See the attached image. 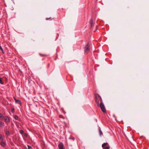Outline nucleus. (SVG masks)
<instances>
[{
  "mask_svg": "<svg viewBox=\"0 0 149 149\" xmlns=\"http://www.w3.org/2000/svg\"><path fill=\"white\" fill-rule=\"evenodd\" d=\"M95 98L96 103L97 105H99L100 103L99 100L100 101V103L103 102L101 97L99 94H96Z\"/></svg>",
  "mask_w": 149,
  "mask_h": 149,
  "instance_id": "1",
  "label": "nucleus"
},
{
  "mask_svg": "<svg viewBox=\"0 0 149 149\" xmlns=\"http://www.w3.org/2000/svg\"><path fill=\"white\" fill-rule=\"evenodd\" d=\"M98 106L100 107L101 110L103 113H106V109L103 102L99 103V105H98Z\"/></svg>",
  "mask_w": 149,
  "mask_h": 149,
  "instance_id": "2",
  "label": "nucleus"
},
{
  "mask_svg": "<svg viewBox=\"0 0 149 149\" xmlns=\"http://www.w3.org/2000/svg\"><path fill=\"white\" fill-rule=\"evenodd\" d=\"M102 147L103 149H109L110 147L107 143H104L102 145Z\"/></svg>",
  "mask_w": 149,
  "mask_h": 149,
  "instance_id": "3",
  "label": "nucleus"
},
{
  "mask_svg": "<svg viewBox=\"0 0 149 149\" xmlns=\"http://www.w3.org/2000/svg\"><path fill=\"white\" fill-rule=\"evenodd\" d=\"M89 43H88L84 47V53L86 54H87L89 52Z\"/></svg>",
  "mask_w": 149,
  "mask_h": 149,
  "instance_id": "4",
  "label": "nucleus"
},
{
  "mask_svg": "<svg viewBox=\"0 0 149 149\" xmlns=\"http://www.w3.org/2000/svg\"><path fill=\"white\" fill-rule=\"evenodd\" d=\"M90 24L91 28L93 29V27H94L95 25V21H93V19H91L90 21Z\"/></svg>",
  "mask_w": 149,
  "mask_h": 149,
  "instance_id": "5",
  "label": "nucleus"
},
{
  "mask_svg": "<svg viewBox=\"0 0 149 149\" xmlns=\"http://www.w3.org/2000/svg\"><path fill=\"white\" fill-rule=\"evenodd\" d=\"M59 149H65L63 144L62 143H60L58 146Z\"/></svg>",
  "mask_w": 149,
  "mask_h": 149,
  "instance_id": "6",
  "label": "nucleus"
},
{
  "mask_svg": "<svg viewBox=\"0 0 149 149\" xmlns=\"http://www.w3.org/2000/svg\"><path fill=\"white\" fill-rule=\"evenodd\" d=\"M4 119L6 123H8L10 122V120L8 117H5Z\"/></svg>",
  "mask_w": 149,
  "mask_h": 149,
  "instance_id": "7",
  "label": "nucleus"
},
{
  "mask_svg": "<svg viewBox=\"0 0 149 149\" xmlns=\"http://www.w3.org/2000/svg\"><path fill=\"white\" fill-rule=\"evenodd\" d=\"M1 145L3 147H5L6 146V143L3 141H2L0 143Z\"/></svg>",
  "mask_w": 149,
  "mask_h": 149,
  "instance_id": "8",
  "label": "nucleus"
},
{
  "mask_svg": "<svg viewBox=\"0 0 149 149\" xmlns=\"http://www.w3.org/2000/svg\"><path fill=\"white\" fill-rule=\"evenodd\" d=\"M15 102L16 103H18V104H21V102H20V101L19 100H16L15 98Z\"/></svg>",
  "mask_w": 149,
  "mask_h": 149,
  "instance_id": "9",
  "label": "nucleus"
},
{
  "mask_svg": "<svg viewBox=\"0 0 149 149\" xmlns=\"http://www.w3.org/2000/svg\"><path fill=\"white\" fill-rule=\"evenodd\" d=\"M39 54L41 56H47V55L46 54H42L40 53Z\"/></svg>",
  "mask_w": 149,
  "mask_h": 149,
  "instance_id": "10",
  "label": "nucleus"
},
{
  "mask_svg": "<svg viewBox=\"0 0 149 149\" xmlns=\"http://www.w3.org/2000/svg\"><path fill=\"white\" fill-rule=\"evenodd\" d=\"M4 124L1 121H0V127H1L4 126Z\"/></svg>",
  "mask_w": 149,
  "mask_h": 149,
  "instance_id": "11",
  "label": "nucleus"
},
{
  "mask_svg": "<svg viewBox=\"0 0 149 149\" xmlns=\"http://www.w3.org/2000/svg\"><path fill=\"white\" fill-rule=\"evenodd\" d=\"M6 134L8 136H9L10 135V133L8 131H6Z\"/></svg>",
  "mask_w": 149,
  "mask_h": 149,
  "instance_id": "12",
  "label": "nucleus"
},
{
  "mask_svg": "<svg viewBox=\"0 0 149 149\" xmlns=\"http://www.w3.org/2000/svg\"><path fill=\"white\" fill-rule=\"evenodd\" d=\"M0 83L1 84H3L2 82V78H0Z\"/></svg>",
  "mask_w": 149,
  "mask_h": 149,
  "instance_id": "13",
  "label": "nucleus"
},
{
  "mask_svg": "<svg viewBox=\"0 0 149 149\" xmlns=\"http://www.w3.org/2000/svg\"><path fill=\"white\" fill-rule=\"evenodd\" d=\"M99 133L100 136H101L102 134V133L100 130H99Z\"/></svg>",
  "mask_w": 149,
  "mask_h": 149,
  "instance_id": "14",
  "label": "nucleus"
},
{
  "mask_svg": "<svg viewBox=\"0 0 149 149\" xmlns=\"http://www.w3.org/2000/svg\"><path fill=\"white\" fill-rule=\"evenodd\" d=\"M0 139L3 140V138L2 137V135L1 134L0 135Z\"/></svg>",
  "mask_w": 149,
  "mask_h": 149,
  "instance_id": "15",
  "label": "nucleus"
},
{
  "mask_svg": "<svg viewBox=\"0 0 149 149\" xmlns=\"http://www.w3.org/2000/svg\"><path fill=\"white\" fill-rule=\"evenodd\" d=\"M14 118L16 120H17L18 116L17 115H15L14 116Z\"/></svg>",
  "mask_w": 149,
  "mask_h": 149,
  "instance_id": "16",
  "label": "nucleus"
},
{
  "mask_svg": "<svg viewBox=\"0 0 149 149\" xmlns=\"http://www.w3.org/2000/svg\"><path fill=\"white\" fill-rule=\"evenodd\" d=\"M0 49L2 51V53H4L3 50V48H2V47L0 45Z\"/></svg>",
  "mask_w": 149,
  "mask_h": 149,
  "instance_id": "17",
  "label": "nucleus"
},
{
  "mask_svg": "<svg viewBox=\"0 0 149 149\" xmlns=\"http://www.w3.org/2000/svg\"><path fill=\"white\" fill-rule=\"evenodd\" d=\"M98 29V26L97 25H96L95 26V30H94V31H97Z\"/></svg>",
  "mask_w": 149,
  "mask_h": 149,
  "instance_id": "18",
  "label": "nucleus"
},
{
  "mask_svg": "<svg viewBox=\"0 0 149 149\" xmlns=\"http://www.w3.org/2000/svg\"><path fill=\"white\" fill-rule=\"evenodd\" d=\"M19 132H20V134H22L23 133L24 131L22 130H21Z\"/></svg>",
  "mask_w": 149,
  "mask_h": 149,
  "instance_id": "19",
  "label": "nucleus"
},
{
  "mask_svg": "<svg viewBox=\"0 0 149 149\" xmlns=\"http://www.w3.org/2000/svg\"><path fill=\"white\" fill-rule=\"evenodd\" d=\"M46 20H52V19L50 17L49 18H46Z\"/></svg>",
  "mask_w": 149,
  "mask_h": 149,
  "instance_id": "20",
  "label": "nucleus"
},
{
  "mask_svg": "<svg viewBox=\"0 0 149 149\" xmlns=\"http://www.w3.org/2000/svg\"><path fill=\"white\" fill-rule=\"evenodd\" d=\"M0 118H2V119H3V115L2 114H0Z\"/></svg>",
  "mask_w": 149,
  "mask_h": 149,
  "instance_id": "21",
  "label": "nucleus"
},
{
  "mask_svg": "<svg viewBox=\"0 0 149 149\" xmlns=\"http://www.w3.org/2000/svg\"><path fill=\"white\" fill-rule=\"evenodd\" d=\"M11 112L13 113H14V108H12V109Z\"/></svg>",
  "mask_w": 149,
  "mask_h": 149,
  "instance_id": "22",
  "label": "nucleus"
},
{
  "mask_svg": "<svg viewBox=\"0 0 149 149\" xmlns=\"http://www.w3.org/2000/svg\"><path fill=\"white\" fill-rule=\"evenodd\" d=\"M28 147L29 149H30V148H31V146H29V145H28Z\"/></svg>",
  "mask_w": 149,
  "mask_h": 149,
  "instance_id": "23",
  "label": "nucleus"
},
{
  "mask_svg": "<svg viewBox=\"0 0 149 149\" xmlns=\"http://www.w3.org/2000/svg\"><path fill=\"white\" fill-rule=\"evenodd\" d=\"M25 136H27V134H25Z\"/></svg>",
  "mask_w": 149,
  "mask_h": 149,
  "instance_id": "24",
  "label": "nucleus"
},
{
  "mask_svg": "<svg viewBox=\"0 0 149 149\" xmlns=\"http://www.w3.org/2000/svg\"><path fill=\"white\" fill-rule=\"evenodd\" d=\"M73 140H74V138H73L72 139Z\"/></svg>",
  "mask_w": 149,
  "mask_h": 149,
  "instance_id": "25",
  "label": "nucleus"
}]
</instances>
